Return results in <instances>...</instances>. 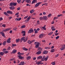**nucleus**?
I'll return each instance as SVG.
<instances>
[{
  "mask_svg": "<svg viewBox=\"0 0 65 65\" xmlns=\"http://www.w3.org/2000/svg\"><path fill=\"white\" fill-rule=\"evenodd\" d=\"M28 40V38L26 37V38L25 37H23L22 38L20 39V42H22L23 41V40L24 42H26L27 41V40Z\"/></svg>",
  "mask_w": 65,
  "mask_h": 65,
  "instance_id": "1",
  "label": "nucleus"
},
{
  "mask_svg": "<svg viewBox=\"0 0 65 65\" xmlns=\"http://www.w3.org/2000/svg\"><path fill=\"white\" fill-rule=\"evenodd\" d=\"M62 47L60 48V50L61 51H63L65 49V44H64V45L62 46Z\"/></svg>",
  "mask_w": 65,
  "mask_h": 65,
  "instance_id": "2",
  "label": "nucleus"
},
{
  "mask_svg": "<svg viewBox=\"0 0 65 65\" xmlns=\"http://www.w3.org/2000/svg\"><path fill=\"white\" fill-rule=\"evenodd\" d=\"M34 32V30H33V29L32 28L31 29H29L28 32V33H33Z\"/></svg>",
  "mask_w": 65,
  "mask_h": 65,
  "instance_id": "3",
  "label": "nucleus"
},
{
  "mask_svg": "<svg viewBox=\"0 0 65 65\" xmlns=\"http://www.w3.org/2000/svg\"><path fill=\"white\" fill-rule=\"evenodd\" d=\"M41 3H42V2H39L37 3L35 5V7H38V6H39V5Z\"/></svg>",
  "mask_w": 65,
  "mask_h": 65,
  "instance_id": "4",
  "label": "nucleus"
},
{
  "mask_svg": "<svg viewBox=\"0 0 65 65\" xmlns=\"http://www.w3.org/2000/svg\"><path fill=\"white\" fill-rule=\"evenodd\" d=\"M43 19H44V20H45V21L47 20L48 18H47V17L46 16H43Z\"/></svg>",
  "mask_w": 65,
  "mask_h": 65,
  "instance_id": "5",
  "label": "nucleus"
},
{
  "mask_svg": "<svg viewBox=\"0 0 65 65\" xmlns=\"http://www.w3.org/2000/svg\"><path fill=\"white\" fill-rule=\"evenodd\" d=\"M7 13L8 14H12L13 13L11 11H10L9 10H8L7 11Z\"/></svg>",
  "mask_w": 65,
  "mask_h": 65,
  "instance_id": "6",
  "label": "nucleus"
},
{
  "mask_svg": "<svg viewBox=\"0 0 65 65\" xmlns=\"http://www.w3.org/2000/svg\"><path fill=\"white\" fill-rule=\"evenodd\" d=\"M0 33L1 34V35L2 36H3L5 38V36L4 35V33L3 32V31H1L0 32Z\"/></svg>",
  "mask_w": 65,
  "mask_h": 65,
  "instance_id": "7",
  "label": "nucleus"
},
{
  "mask_svg": "<svg viewBox=\"0 0 65 65\" xmlns=\"http://www.w3.org/2000/svg\"><path fill=\"white\" fill-rule=\"evenodd\" d=\"M10 9H11V10H14L15 8V7L13 6H11V7H9Z\"/></svg>",
  "mask_w": 65,
  "mask_h": 65,
  "instance_id": "8",
  "label": "nucleus"
},
{
  "mask_svg": "<svg viewBox=\"0 0 65 65\" xmlns=\"http://www.w3.org/2000/svg\"><path fill=\"white\" fill-rule=\"evenodd\" d=\"M17 57L19 58V59H24V57H22V56H21V55H18Z\"/></svg>",
  "mask_w": 65,
  "mask_h": 65,
  "instance_id": "9",
  "label": "nucleus"
},
{
  "mask_svg": "<svg viewBox=\"0 0 65 65\" xmlns=\"http://www.w3.org/2000/svg\"><path fill=\"white\" fill-rule=\"evenodd\" d=\"M25 64V62L24 61H22L18 65H24Z\"/></svg>",
  "mask_w": 65,
  "mask_h": 65,
  "instance_id": "10",
  "label": "nucleus"
},
{
  "mask_svg": "<svg viewBox=\"0 0 65 65\" xmlns=\"http://www.w3.org/2000/svg\"><path fill=\"white\" fill-rule=\"evenodd\" d=\"M47 53H48V51H45L43 52V54H47Z\"/></svg>",
  "mask_w": 65,
  "mask_h": 65,
  "instance_id": "11",
  "label": "nucleus"
},
{
  "mask_svg": "<svg viewBox=\"0 0 65 65\" xmlns=\"http://www.w3.org/2000/svg\"><path fill=\"white\" fill-rule=\"evenodd\" d=\"M34 44L35 45H39L40 43L39 42H35Z\"/></svg>",
  "mask_w": 65,
  "mask_h": 65,
  "instance_id": "12",
  "label": "nucleus"
},
{
  "mask_svg": "<svg viewBox=\"0 0 65 65\" xmlns=\"http://www.w3.org/2000/svg\"><path fill=\"white\" fill-rule=\"evenodd\" d=\"M21 19H22L21 18H16L15 19V20H16V21H20Z\"/></svg>",
  "mask_w": 65,
  "mask_h": 65,
  "instance_id": "13",
  "label": "nucleus"
},
{
  "mask_svg": "<svg viewBox=\"0 0 65 65\" xmlns=\"http://www.w3.org/2000/svg\"><path fill=\"white\" fill-rule=\"evenodd\" d=\"M25 2H27V3H31V0H26Z\"/></svg>",
  "mask_w": 65,
  "mask_h": 65,
  "instance_id": "14",
  "label": "nucleus"
},
{
  "mask_svg": "<svg viewBox=\"0 0 65 65\" xmlns=\"http://www.w3.org/2000/svg\"><path fill=\"white\" fill-rule=\"evenodd\" d=\"M48 58V56H47L44 59V61H46L47 60V59Z\"/></svg>",
  "mask_w": 65,
  "mask_h": 65,
  "instance_id": "15",
  "label": "nucleus"
},
{
  "mask_svg": "<svg viewBox=\"0 0 65 65\" xmlns=\"http://www.w3.org/2000/svg\"><path fill=\"white\" fill-rule=\"evenodd\" d=\"M3 52L4 54H6L8 53H9V51H3Z\"/></svg>",
  "mask_w": 65,
  "mask_h": 65,
  "instance_id": "16",
  "label": "nucleus"
},
{
  "mask_svg": "<svg viewBox=\"0 0 65 65\" xmlns=\"http://www.w3.org/2000/svg\"><path fill=\"white\" fill-rule=\"evenodd\" d=\"M41 53H42L41 51H39L37 52L36 54L37 55H39L40 54H41Z\"/></svg>",
  "mask_w": 65,
  "mask_h": 65,
  "instance_id": "17",
  "label": "nucleus"
},
{
  "mask_svg": "<svg viewBox=\"0 0 65 65\" xmlns=\"http://www.w3.org/2000/svg\"><path fill=\"white\" fill-rule=\"evenodd\" d=\"M43 34H41L39 36V38H42L43 37Z\"/></svg>",
  "mask_w": 65,
  "mask_h": 65,
  "instance_id": "18",
  "label": "nucleus"
},
{
  "mask_svg": "<svg viewBox=\"0 0 65 65\" xmlns=\"http://www.w3.org/2000/svg\"><path fill=\"white\" fill-rule=\"evenodd\" d=\"M42 58V56H40L37 57L38 60H39V59H41Z\"/></svg>",
  "mask_w": 65,
  "mask_h": 65,
  "instance_id": "19",
  "label": "nucleus"
},
{
  "mask_svg": "<svg viewBox=\"0 0 65 65\" xmlns=\"http://www.w3.org/2000/svg\"><path fill=\"white\" fill-rule=\"evenodd\" d=\"M20 40H20V39L19 38L18 39H16V42L17 43H18V42H19Z\"/></svg>",
  "mask_w": 65,
  "mask_h": 65,
  "instance_id": "20",
  "label": "nucleus"
},
{
  "mask_svg": "<svg viewBox=\"0 0 65 65\" xmlns=\"http://www.w3.org/2000/svg\"><path fill=\"white\" fill-rule=\"evenodd\" d=\"M34 30L35 31V34H36L38 33V31L36 29H34Z\"/></svg>",
  "mask_w": 65,
  "mask_h": 65,
  "instance_id": "21",
  "label": "nucleus"
},
{
  "mask_svg": "<svg viewBox=\"0 0 65 65\" xmlns=\"http://www.w3.org/2000/svg\"><path fill=\"white\" fill-rule=\"evenodd\" d=\"M13 5V2H11L10 4V6H12Z\"/></svg>",
  "mask_w": 65,
  "mask_h": 65,
  "instance_id": "22",
  "label": "nucleus"
},
{
  "mask_svg": "<svg viewBox=\"0 0 65 65\" xmlns=\"http://www.w3.org/2000/svg\"><path fill=\"white\" fill-rule=\"evenodd\" d=\"M37 2V0H34L32 2V4L35 3V2Z\"/></svg>",
  "mask_w": 65,
  "mask_h": 65,
  "instance_id": "23",
  "label": "nucleus"
},
{
  "mask_svg": "<svg viewBox=\"0 0 65 65\" xmlns=\"http://www.w3.org/2000/svg\"><path fill=\"white\" fill-rule=\"evenodd\" d=\"M17 52V50H14L13 51H12V53H13V54H15V53Z\"/></svg>",
  "mask_w": 65,
  "mask_h": 65,
  "instance_id": "24",
  "label": "nucleus"
},
{
  "mask_svg": "<svg viewBox=\"0 0 65 65\" xmlns=\"http://www.w3.org/2000/svg\"><path fill=\"white\" fill-rule=\"evenodd\" d=\"M17 2L18 3L20 4L22 2V0H17Z\"/></svg>",
  "mask_w": 65,
  "mask_h": 65,
  "instance_id": "25",
  "label": "nucleus"
},
{
  "mask_svg": "<svg viewBox=\"0 0 65 65\" xmlns=\"http://www.w3.org/2000/svg\"><path fill=\"white\" fill-rule=\"evenodd\" d=\"M38 50L39 51H40V52H41L42 51V48H39Z\"/></svg>",
  "mask_w": 65,
  "mask_h": 65,
  "instance_id": "26",
  "label": "nucleus"
},
{
  "mask_svg": "<svg viewBox=\"0 0 65 65\" xmlns=\"http://www.w3.org/2000/svg\"><path fill=\"white\" fill-rule=\"evenodd\" d=\"M4 13V14L6 15V16H7L8 17V16H9V15L8 14H7V13H6V12H5Z\"/></svg>",
  "mask_w": 65,
  "mask_h": 65,
  "instance_id": "27",
  "label": "nucleus"
},
{
  "mask_svg": "<svg viewBox=\"0 0 65 65\" xmlns=\"http://www.w3.org/2000/svg\"><path fill=\"white\" fill-rule=\"evenodd\" d=\"M28 43L30 44H31L32 43V41L30 40H29L28 41Z\"/></svg>",
  "mask_w": 65,
  "mask_h": 65,
  "instance_id": "28",
  "label": "nucleus"
},
{
  "mask_svg": "<svg viewBox=\"0 0 65 65\" xmlns=\"http://www.w3.org/2000/svg\"><path fill=\"white\" fill-rule=\"evenodd\" d=\"M45 58V56H43L42 58L41 59V61H44V59Z\"/></svg>",
  "mask_w": 65,
  "mask_h": 65,
  "instance_id": "29",
  "label": "nucleus"
},
{
  "mask_svg": "<svg viewBox=\"0 0 65 65\" xmlns=\"http://www.w3.org/2000/svg\"><path fill=\"white\" fill-rule=\"evenodd\" d=\"M36 64H37L38 65H40V62L39 61L37 62V63H36Z\"/></svg>",
  "mask_w": 65,
  "mask_h": 65,
  "instance_id": "30",
  "label": "nucleus"
},
{
  "mask_svg": "<svg viewBox=\"0 0 65 65\" xmlns=\"http://www.w3.org/2000/svg\"><path fill=\"white\" fill-rule=\"evenodd\" d=\"M23 50H24V51H28V50L25 47H24L23 48Z\"/></svg>",
  "mask_w": 65,
  "mask_h": 65,
  "instance_id": "31",
  "label": "nucleus"
},
{
  "mask_svg": "<svg viewBox=\"0 0 65 65\" xmlns=\"http://www.w3.org/2000/svg\"><path fill=\"white\" fill-rule=\"evenodd\" d=\"M26 59L27 60H30L31 59V56H28V57L26 58Z\"/></svg>",
  "mask_w": 65,
  "mask_h": 65,
  "instance_id": "32",
  "label": "nucleus"
},
{
  "mask_svg": "<svg viewBox=\"0 0 65 65\" xmlns=\"http://www.w3.org/2000/svg\"><path fill=\"white\" fill-rule=\"evenodd\" d=\"M17 5V3L16 2L14 3L13 2V6H16Z\"/></svg>",
  "mask_w": 65,
  "mask_h": 65,
  "instance_id": "33",
  "label": "nucleus"
},
{
  "mask_svg": "<svg viewBox=\"0 0 65 65\" xmlns=\"http://www.w3.org/2000/svg\"><path fill=\"white\" fill-rule=\"evenodd\" d=\"M53 33V32H51L50 33H49L48 34V35H51Z\"/></svg>",
  "mask_w": 65,
  "mask_h": 65,
  "instance_id": "34",
  "label": "nucleus"
},
{
  "mask_svg": "<svg viewBox=\"0 0 65 65\" xmlns=\"http://www.w3.org/2000/svg\"><path fill=\"white\" fill-rule=\"evenodd\" d=\"M46 50H48V49H50L51 48V47H46L45 48Z\"/></svg>",
  "mask_w": 65,
  "mask_h": 65,
  "instance_id": "35",
  "label": "nucleus"
},
{
  "mask_svg": "<svg viewBox=\"0 0 65 65\" xmlns=\"http://www.w3.org/2000/svg\"><path fill=\"white\" fill-rule=\"evenodd\" d=\"M26 27V26L25 25H23L21 27V28H24Z\"/></svg>",
  "mask_w": 65,
  "mask_h": 65,
  "instance_id": "36",
  "label": "nucleus"
},
{
  "mask_svg": "<svg viewBox=\"0 0 65 65\" xmlns=\"http://www.w3.org/2000/svg\"><path fill=\"white\" fill-rule=\"evenodd\" d=\"M30 19H31V17H30V16H29V17H28L27 19L26 20L27 21H29L30 20Z\"/></svg>",
  "mask_w": 65,
  "mask_h": 65,
  "instance_id": "37",
  "label": "nucleus"
},
{
  "mask_svg": "<svg viewBox=\"0 0 65 65\" xmlns=\"http://www.w3.org/2000/svg\"><path fill=\"white\" fill-rule=\"evenodd\" d=\"M4 52H1L0 53V55L2 56L4 55Z\"/></svg>",
  "mask_w": 65,
  "mask_h": 65,
  "instance_id": "38",
  "label": "nucleus"
},
{
  "mask_svg": "<svg viewBox=\"0 0 65 65\" xmlns=\"http://www.w3.org/2000/svg\"><path fill=\"white\" fill-rule=\"evenodd\" d=\"M21 33H22V34H25V33H26V31H25L23 30L22 31Z\"/></svg>",
  "mask_w": 65,
  "mask_h": 65,
  "instance_id": "39",
  "label": "nucleus"
},
{
  "mask_svg": "<svg viewBox=\"0 0 65 65\" xmlns=\"http://www.w3.org/2000/svg\"><path fill=\"white\" fill-rule=\"evenodd\" d=\"M54 51H55V49H52L51 50V53H53L54 52Z\"/></svg>",
  "mask_w": 65,
  "mask_h": 65,
  "instance_id": "40",
  "label": "nucleus"
},
{
  "mask_svg": "<svg viewBox=\"0 0 65 65\" xmlns=\"http://www.w3.org/2000/svg\"><path fill=\"white\" fill-rule=\"evenodd\" d=\"M52 16V14H49L48 15L47 17L48 18H50V17Z\"/></svg>",
  "mask_w": 65,
  "mask_h": 65,
  "instance_id": "41",
  "label": "nucleus"
},
{
  "mask_svg": "<svg viewBox=\"0 0 65 65\" xmlns=\"http://www.w3.org/2000/svg\"><path fill=\"white\" fill-rule=\"evenodd\" d=\"M6 43V41H5L4 42H3V45H5V43Z\"/></svg>",
  "mask_w": 65,
  "mask_h": 65,
  "instance_id": "42",
  "label": "nucleus"
},
{
  "mask_svg": "<svg viewBox=\"0 0 65 65\" xmlns=\"http://www.w3.org/2000/svg\"><path fill=\"white\" fill-rule=\"evenodd\" d=\"M9 29L7 28V29H5V30H4V31H9Z\"/></svg>",
  "mask_w": 65,
  "mask_h": 65,
  "instance_id": "43",
  "label": "nucleus"
},
{
  "mask_svg": "<svg viewBox=\"0 0 65 65\" xmlns=\"http://www.w3.org/2000/svg\"><path fill=\"white\" fill-rule=\"evenodd\" d=\"M2 26L3 27H6V25H5V24H4L2 25Z\"/></svg>",
  "mask_w": 65,
  "mask_h": 65,
  "instance_id": "44",
  "label": "nucleus"
},
{
  "mask_svg": "<svg viewBox=\"0 0 65 65\" xmlns=\"http://www.w3.org/2000/svg\"><path fill=\"white\" fill-rule=\"evenodd\" d=\"M7 43H10L11 42L10 41H9V40H7Z\"/></svg>",
  "mask_w": 65,
  "mask_h": 65,
  "instance_id": "45",
  "label": "nucleus"
},
{
  "mask_svg": "<svg viewBox=\"0 0 65 65\" xmlns=\"http://www.w3.org/2000/svg\"><path fill=\"white\" fill-rule=\"evenodd\" d=\"M39 19L41 21H42V20L43 19V17H40L39 18Z\"/></svg>",
  "mask_w": 65,
  "mask_h": 65,
  "instance_id": "46",
  "label": "nucleus"
},
{
  "mask_svg": "<svg viewBox=\"0 0 65 65\" xmlns=\"http://www.w3.org/2000/svg\"><path fill=\"white\" fill-rule=\"evenodd\" d=\"M39 45H37L35 46V47L36 48H37L38 47H39Z\"/></svg>",
  "mask_w": 65,
  "mask_h": 65,
  "instance_id": "47",
  "label": "nucleus"
},
{
  "mask_svg": "<svg viewBox=\"0 0 65 65\" xmlns=\"http://www.w3.org/2000/svg\"><path fill=\"white\" fill-rule=\"evenodd\" d=\"M59 37H60V36H57L56 37V39H57V40L58 39V38H59Z\"/></svg>",
  "mask_w": 65,
  "mask_h": 65,
  "instance_id": "48",
  "label": "nucleus"
},
{
  "mask_svg": "<svg viewBox=\"0 0 65 65\" xmlns=\"http://www.w3.org/2000/svg\"><path fill=\"white\" fill-rule=\"evenodd\" d=\"M51 63L52 64V65H55L56 64V63L54 62H52Z\"/></svg>",
  "mask_w": 65,
  "mask_h": 65,
  "instance_id": "49",
  "label": "nucleus"
},
{
  "mask_svg": "<svg viewBox=\"0 0 65 65\" xmlns=\"http://www.w3.org/2000/svg\"><path fill=\"white\" fill-rule=\"evenodd\" d=\"M42 28L44 30H46V28L44 27H42Z\"/></svg>",
  "mask_w": 65,
  "mask_h": 65,
  "instance_id": "50",
  "label": "nucleus"
},
{
  "mask_svg": "<svg viewBox=\"0 0 65 65\" xmlns=\"http://www.w3.org/2000/svg\"><path fill=\"white\" fill-rule=\"evenodd\" d=\"M10 48H10V47H9L7 49V50H8V51H9V50H10Z\"/></svg>",
  "mask_w": 65,
  "mask_h": 65,
  "instance_id": "51",
  "label": "nucleus"
},
{
  "mask_svg": "<svg viewBox=\"0 0 65 65\" xmlns=\"http://www.w3.org/2000/svg\"><path fill=\"white\" fill-rule=\"evenodd\" d=\"M17 28H13V30H17Z\"/></svg>",
  "mask_w": 65,
  "mask_h": 65,
  "instance_id": "52",
  "label": "nucleus"
},
{
  "mask_svg": "<svg viewBox=\"0 0 65 65\" xmlns=\"http://www.w3.org/2000/svg\"><path fill=\"white\" fill-rule=\"evenodd\" d=\"M2 20H3V18L2 17L0 18V22L2 21Z\"/></svg>",
  "mask_w": 65,
  "mask_h": 65,
  "instance_id": "53",
  "label": "nucleus"
},
{
  "mask_svg": "<svg viewBox=\"0 0 65 65\" xmlns=\"http://www.w3.org/2000/svg\"><path fill=\"white\" fill-rule=\"evenodd\" d=\"M12 45L13 46H15L17 45L16 44H12Z\"/></svg>",
  "mask_w": 65,
  "mask_h": 65,
  "instance_id": "54",
  "label": "nucleus"
},
{
  "mask_svg": "<svg viewBox=\"0 0 65 65\" xmlns=\"http://www.w3.org/2000/svg\"><path fill=\"white\" fill-rule=\"evenodd\" d=\"M19 13V12H17L15 14V15H18Z\"/></svg>",
  "mask_w": 65,
  "mask_h": 65,
  "instance_id": "55",
  "label": "nucleus"
},
{
  "mask_svg": "<svg viewBox=\"0 0 65 65\" xmlns=\"http://www.w3.org/2000/svg\"><path fill=\"white\" fill-rule=\"evenodd\" d=\"M28 16L25 17H24V19H27V18H28Z\"/></svg>",
  "mask_w": 65,
  "mask_h": 65,
  "instance_id": "56",
  "label": "nucleus"
},
{
  "mask_svg": "<svg viewBox=\"0 0 65 65\" xmlns=\"http://www.w3.org/2000/svg\"><path fill=\"white\" fill-rule=\"evenodd\" d=\"M58 18L57 17H54V19H58Z\"/></svg>",
  "mask_w": 65,
  "mask_h": 65,
  "instance_id": "57",
  "label": "nucleus"
},
{
  "mask_svg": "<svg viewBox=\"0 0 65 65\" xmlns=\"http://www.w3.org/2000/svg\"><path fill=\"white\" fill-rule=\"evenodd\" d=\"M28 21L27 19L25 20V22L26 23H27V22H28Z\"/></svg>",
  "mask_w": 65,
  "mask_h": 65,
  "instance_id": "58",
  "label": "nucleus"
},
{
  "mask_svg": "<svg viewBox=\"0 0 65 65\" xmlns=\"http://www.w3.org/2000/svg\"><path fill=\"white\" fill-rule=\"evenodd\" d=\"M17 9L18 10H20V8L18 7L17 8Z\"/></svg>",
  "mask_w": 65,
  "mask_h": 65,
  "instance_id": "59",
  "label": "nucleus"
},
{
  "mask_svg": "<svg viewBox=\"0 0 65 65\" xmlns=\"http://www.w3.org/2000/svg\"><path fill=\"white\" fill-rule=\"evenodd\" d=\"M58 56H59V54H57L55 56V57H58Z\"/></svg>",
  "mask_w": 65,
  "mask_h": 65,
  "instance_id": "60",
  "label": "nucleus"
},
{
  "mask_svg": "<svg viewBox=\"0 0 65 65\" xmlns=\"http://www.w3.org/2000/svg\"><path fill=\"white\" fill-rule=\"evenodd\" d=\"M47 1L46 0H45V1H43V2H47Z\"/></svg>",
  "mask_w": 65,
  "mask_h": 65,
  "instance_id": "61",
  "label": "nucleus"
},
{
  "mask_svg": "<svg viewBox=\"0 0 65 65\" xmlns=\"http://www.w3.org/2000/svg\"><path fill=\"white\" fill-rule=\"evenodd\" d=\"M26 5L27 6H30V5L28 4H26Z\"/></svg>",
  "mask_w": 65,
  "mask_h": 65,
  "instance_id": "62",
  "label": "nucleus"
},
{
  "mask_svg": "<svg viewBox=\"0 0 65 65\" xmlns=\"http://www.w3.org/2000/svg\"><path fill=\"white\" fill-rule=\"evenodd\" d=\"M18 55H20V54H21V53H20V52H19L18 53Z\"/></svg>",
  "mask_w": 65,
  "mask_h": 65,
  "instance_id": "63",
  "label": "nucleus"
},
{
  "mask_svg": "<svg viewBox=\"0 0 65 65\" xmlns=\"http://www.w3.org/2000/svg\"><path fill=\"white\" fill-rule=\"evenodd\" d=\"M43 14H44V15H45V14H46V13H45V12H44L43 13Z\"/></svg>",
  "mask_w": 65,
  "mask_h": 65,
  "instance_id": "64",
  "label": "nucleus"
}]
</instances>
